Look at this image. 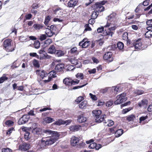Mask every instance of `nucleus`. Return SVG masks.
<instances>
[{
    "instance_id": "obj_36",
    "label": "nucleus",
    "mask_w": 152,
    "mask_h": 152,
    "mask_svg": "<svg viewBox=\"0 0 152 152\" xmlns=\"http://www.w3.org/2000/svg\"><path fill=\"white\" fill-rule=\"evenodd\" d=\"M135 118V116L134 115H131L128 116L126 118V119L129 121H132Z\"/></svg>"
},
{
    "instance_id": "obj_37",
    "label": "nucleus",
    "mask_w": 152,
    "mask_h": 152,
    "mask_svg": "<svg viewBox=\"0 0 152 152\" xmlns=\"http://www.w3.org/2000/svg\"><path fill=\"white\" fill-rule=\"evenodd\" d=\"M33 27L37 29H39L42 28L43 26L42 24H35L34 25Z\"/></svg>"
},
{
    "instance_id": "obj_64",
    "label": "nucleus",
    "mask_w": 152,
    "mask_h": 152,
    "mask_svg": "<svg viewBox=\"0 0 152 152\" xmlns=\"http://www.w3.org/2000/svg\"><path fill=\"white\" fill-rule=\"evenodd\" d=\"M32 15L30 14H28L25 16V18L26 20H29L31 18Z\"/></svg>"
},
{
    "instance_id": "obj_10",
    "label": "nucleus",
    "mask_w": 152,
    "mask_h": 152,
    "mask_svg": "<svg viewBox=\"0 0 152 152\" xmlns=\"http://www.w3.org/2000/svg\"><path fill=\"white\" fill-rule=\"evenodd\" d=\"M36 74L39 75L42 79H44L45 77H46L48 75L47 72L44 70H37L36 71Z\"/></svg>"
},
{
    "instance_id": "obj_29",
    "label": "nucleus",
    "mask_w": 152,
    "mask_h": 152,
    "mask_svg": "<svg viewBox=\"0 0 152 152\" xmlns=\"http://www.w3.org/2000/svg\"><path fill=\"white\" fill-rule=\"evenodd\" d=\"M64 54V52L60 50H56L55 53L56 55L58 57L63 56Z\"/></svg>"
},
{
    "instance_id": "obj_5",
    "label": "nucleus",
    "mask_w": 152,
    "mask_h": 152,
    "mask_svg": "<svg viewBox=\"0 0 152 152\" xmlns=\"http://www.w3.org/2000/svg\"><path fill=\"white\" fill-rule=\"evenodd\" d=\"M126 94L123 93L121 94L118 95L116 96L117 100L114 102L115 104H120L123 102L126 101L127 99L125 97Z\"/></svg>"
},
{
    "instance_id": "obj_19",
    "label": "nucleus",
    "mask_w": 152,
    "mask_h": 152,
    "mask_svg": "<svg viewBox=\"0 0 152 152\" xmlns=\"http://www.w3.org/2000/svg\"><path fill=\"white\" fill-rule=\"evenodd\" d=\"M78 2V0H70L68 2V6L69 7H74Z\"/></svg>"
},
{
    "instance_id": "obj_33",
    "label": "nucleus",
    "mask_w": 152,
    "mask_h": 152,
    "mask_svg": "<svg viewBox=\"0 0 152 152\" xmlns=\"http://www.w3.org/2000/svg\"><path fill=\"white\" fill-rule=\"evenodd\" d=\"M32 63L35 67H39V64L38 61L34 59L32 61Z\"/></svg>"
},
{
    "instance_id": "obj_59",
    "label": "nucleus",
    "mask_w": 152,
    "mask_h": 152,
    "mask_svg": "<svg viewBox=\"0 0 152 152\" xmlns=\"http://www.w3.org/2000/svg\"><path fill=\"white\" fill-rule=\"evenodd\" d=\"M2 152H12V151L11 149L9 148H4L2 149Z\"/></svg>"
},
{
    "instance_id": "obj_40",
    "label": "nucleus",
    "mask_w": 152,
    "mask_h": 152,
    "mask_svg": "<svg viewBox=\"0 0 152 152\" xmlns=\"http://www.w3.org/2000/svg\"><path fill=\"white\" fill-rule=\"evenodd\" d=\"M49 74L50 75V76L49 77H52V79L53 78H54L56 77V72L54 70L50 72Z\"/></svg>"
},
{
    "instance_id": "obj_1",
    "label": "nucleus",
    "mask_w": 152,
    "mask_h": 152,
    "mask_svg": "<svg viewBox=\"0 0 152 152\" xmlns=\"http://www.w3.org/2000/svg\"><path fill=\"white\" fill-rule=\"evenodd\" d=\"M116 14L115 12H113L110 14L107 18V21L106 24L104 26L106 31L104 35H107L112 37L114 33L113 32L116 28Z\"/></svg>"
},
{
    "instance_id": "obj_51",
    "label": "nucleus",
    "mask_w": 152,
    "mask_h": 152,
    "mask_svg": "<svg viewBox=\"0 0 152 152\" xmlns=\"http://www.w3.org/2000/svg\"><path fill=\"white\" fill-rule=\"evenodd\" d=\"M89 95L93 100L96 101L97 100V98L96 97L95 95H93L91 93H90Z\"/></svg>"
},
{
    "instance_id": "obj_13",
    "label": "nucleus",
    "mask_w": 152,
    "mask_h": 152,
    "mask_svg": "<svg viewBox=\"0 0 152 152\" xmlns=\"http://www.w3.org/2000/svg\"><path fill=\"white\" fill-rule=\"evenodd\" d=\"M64 67V65L63 64H58L55 66V70L57 72H62L63 71Z\"/></svg>"
},
{
    "instance_id": "obj_60",
    "label": "nucleus",
    "mask_w": 152,
    "mask_h": 152,
    "mask_svg": "<svg viewBox=\"0 0 152 152\" xmlns=\"http://www.w3.org/2000/svg\"><path fill=\"white\" fill-rule=\"evenodd\" d=\"M148 116L147 115L145 116H142L140 117V123H141V122L142 121H143L147 118Z\"/></svg>"
},
{
    "instance_id": "obj_62",
    "label": "nucleus",
    "mask_w": 152,
    "mask_h": 152,
    "mask_svg": "<svg viewBox=\"0 0 152 152\" xmlns=\"http://www.w3.org/2000/svg\"><path fill=\"white\" fill-rule=\"evenodd\" d=\"M72 121L71 120H68L65 121H64V124H65L66 125L70 124Z\"/></svg>"
},
{
    "instance_id": "obj_42",
    "label": "nucleus",
    "mask_w": 152,
    "mask_h": 152,
    "mask_svg": "<svg viewBox=\"0 0 152 152\" xmlns=\"http://www.w3.org/2000/svg\"><path fill=\"white\" fill-rule=\"evenodd\" d=\"M98 15L97 12L94 11L93 12L91 15V17L94 19H95Z\"/></svg>"
},
{
    "instance_id": "obj_28",
    "label": "nucleus",
    "mask_w": 152,
    "mask_h": 152,
    "mask_svg": "<svg viewBox=\"0 0 152 152\" xmlns=\"http://www.w3.org/2000/svg\"><path fill=\"white\" fill-rule=\"evenodd\" d=\"M103 123H104V124L105 126H110L113 125L114 124L113 121L111 120H108L107 124H107L106 122L104 121Z\"/></svg>"
},
{
    "instance_id": "obj_49",
    "label": "nucleus",
    "mask_w": 152,
    "mask_h": 152,
    "mask_svg": "<svg viewBox=\"0 0 152 152\" xmlns=\"http://www.w3.org/2000/svg\"><path fill=\"white\" fill-rule=\"evenodd\" d=\"M146 24L149 26L148 28L152 27V19L148 20L147 21Z\"/></svg>"
},
{
    "instance_id": "obj_45",
    "label": "nucleus",
    "mask_w": 152,
    "mask_h": 152,
    "mask_svg": "<svg viewBox=\"0 0 152 152\" xmlns=\"http://www.w3.org/2000/svg\"><path fill=\"white\" fill-rule=\"evenodd\" d=\"M50 56L48 55L47 53H46L44 56H41L40 57V59H46V58H50Z\"/></svg>"
},
{
    "instance_id": "obj_63",
    "label": "nucleus",
    "mask_w": 152,
    "mask_h": 152,
    "mask_svg": "<svg viewBox=\"0 0 152 152\" xmlns=\"http://www.w3.org/2000/svg\"><path fill=\"white\" fill-rule=\"evenodd\" d=\"M97 31L99 33L102 32L104 30V27H101L97 29Z\"/></svg>"
},
{
    "instance_id": "obj_44",
    "label": "nucleus",
    "mask_w": 152,
    "mask_h": 152,
    "mask_svg": "<svg viewBox=\"0 0 152 152\" xmlns=\"http://www.w3.org/2000/svg\"><path fill=\"white\" fill-rule=\"evenodd\" d=\"M37 124L35 123H32V126L29 127L30 129L32 130L34 129L37 127Z\"/></svg>"
},
{
    "instance_id": "obj_53",
    "label": "nucleus",
    "mask_w": 152,
    "mask_h": 152,
    "mask_svg": "<svg viewBox=\"0 0 152 152\" xmlns=\"http://www.w3.org/2000/svg\"><path fill=\"white\" fill-rule=\"evenodd\" d=\"M112 90L114 91V93H117L118 91L119 88L117 86H113L112 88Z\"/></svg>"
},
{
    "instance_id": "obj_38",
    "label": "nucleus",
    "mask_w": 152,
    "mask_h": 152,
    "mask_svg": "<svg viewBox=\"0 0 152 152\" xmlns=\"http://www.w3.org/2000/svg\"><path fill=\"white\" fill-rule=\"evenodd\" d=\"M76 76L78 79H83L84 78V75L83 73H77L76 75Z\"/></svg>"
},
{
    "instance_id": "obj_3",
    "label": "nucleus",
    "mask_w": 152,
    "mask_h": 152,
    "mask_svg": "<svg viewBox=\"0 0 152 152\" xmlns=\"http://www.w3.org/2000/svg\"><path fill=\"white\" fill-rule=\"evenodd\" d=\"M59 135L53 136L47 139L44 140L43 138L41 140V143L42 145H45V146L50 145L54 143L58 138Z\"/></svg>"
},
{
    "instance_id": "obj_27",
    "label": "nucleus",
    "mask_w": 152,
    "mask_h": 152,
    "mask_svg": "<svg viewBox=\"0 0 152 152\" xmlns=\"http://www.w3.org/2000/svg\"><path fill=\"white\" fill-rule=\"evenodd\" d=\"M134 93L136 95H140L143 94L144 93V91L142 90L136 89L134 90Z\"/></svg>"
},
{
    "instance_id": "obj_55",
    "label": "nucleus",
    "mask_w": 152,
    "mask_h": 152,
    "mask_svg": "<svg viewBox=\"0 0 152 152\" xmlns=\"http://www.w3.org/2000/svg\"><path fill=\"white\" fill-rule=\"evenodd\" d=\"M83 99V97L82 96H79L78 98L76 99L75 100L76 102L77 103H79Z\"/></svg>"
},
{
    "instance_id": "obj_16",
    "label": "nucleus",
    "mask_w": 152,
    "mask_h": 152,
    "mask_svg": "<svg viewBox=\"0 0 152 152\" xmlns=\"http://www.w3.org/2000/svg\"><path fill=\"white\" fill-rule=\"evenodd\" d=\"M96 10L97 12L98 13L99 12H102L104 10V7L101 5L100 4L96 3Z\"/></svg>"
},
{
    "instance_id": "obj_57",
    "label": "nucleus",
    "mask_w": 152,
    "mask_h": 152,
    "mask_svg": "<svg viewBox=\"0 0 152 152\" xmlns=\"http://www.w3.org/2000/svg\"><path fill=\"white\" fill-rule=\"evenodd\" d=\"M30 133L28 132H26L24 134V137L25 139L28 140L29 138V135Z\"/></svg>"
},
{
    "instance_id": "obj_6",
    "label": "nucleus",
    "mask_w": 152,
    "mask_h": 152,
    "mask_svg": "<svg viewBox=\"0 0 152 152\" xmlns=\"http://www.w3.org/2000/svg\"><path fill=\"white\" fill-rule=\"evenodd\" d=\"M44 135L47 136V137H51L53 136L56 135H59L58 133L57 132L53 131L50 129L45 130L43 131Z\"/></svg>"
},
{
    "instance_id": "obj_54",
    "label": "nucleus",
    "mask_w": 152,
    "mask_h": 152,
    "mask_svg": "<svg viewBox=\"0 0 152 152\" xmlns=\"http://www.w3.org/2000/svg\"><path fill=\"white\" fill-rule=\"evenodd\" d=\"M39 53L40 54V58L42 56H44L46 53V52L43 49H42L39 51Z\"/></svg>"
},
{
    "instance_id": "obj_20",
    "label": "nucleus",
    "mask_w": 152,
    "mask_h": 152,
    "mask_svg": "<svg viewBox=\"0 0 152 152\" xmlns=\"http://www.w3.org/2000/svg\"><path fill=\"white\" fill-rule=\"evenodd\" d=\"M63 83L66 85L69 86L72 85V84H74L72 83V80L69 78H65L63 80Z\"/></svg>"
},
{
    "instance_id": "obj_41",
    "label": "nucleus",
    "mask_w": 152,
    "mask_h": 152,
    "mask_svg": "<svg viewBox=\"0 0 152 152\" xmlns=\"http://www.w3.org/2000/svg\"><path fill=\"white\" fill-rule=\"evenodd\" d=\"M50 20V16L49 15L47 16V17L45 18V20L44 21L45 24L46 25H47Z\"/></svg>"
},
{
    "instance_id": "obj_61",
    "label": "nucleus",
    "mask_w": 152,
    "mask_h": 152,
    "mask_svg": "<svg viewBox=\"0 0 152 152\" xmlns=\"http://www.w3.org/2000/svg\"><path fill=\"white\" fill-rule=\"evenodd\" d=\"M96 69L95 68L91 69L88 71V72L90 74H94L96 72Z\"/></svg>"
},
{
    "instance_id": "obj_14",
    "label": "nucleus",
    "mask_w": 152,
    "mask_h": 152,
    "mask_svg": "<svg viewBox=\"0 0 152 152\" xmlns=\"http://www.w3.org/2000/svg\"><path fill=\"white\" fill-rule=\"evenodd\" d=\"M79 142V139L75 137H72L71 138V143L72 146H75L77 145V143Z\"/></svg>"
},
{
    "instance_id": "obj_48",
    "label": "nucleus",
    "mask_w": 152,
    "mask_h": 152,
    "mask_svg": "<svg viewBox=\"0 0 152 152\" xmlns=\"http://www.w3.org/2000/svg\"><path fill=\"white\" fill-rule=\"evenodd\" d=\"M96 146V144L94 142L90 144L88 146V148L90 149H94L95 148Z\"/></svg>"
},
{
    "instance_id": "obj_34",
    "label": "nucleus",
    "mask_w": 152,
    "mask_h": 152,
    "mask_svg": "<svg viewBox=\"0 0 152 152\" xmlns=\"http://www.w3.org/2000/svg\"><path fill=\"white\" fill-rule=\"evenodd\" d=\"M152 35V31H148L145 34V37L149 38L151 37Z\"/></svg>"
},
{
    "instance_id": "obj_30",
    "label": "nucleus",
    "mask_w": 152,
    "mask_h": 152,
    "mask_svg": "<svg viewBox=\"0 0 152 152\" xmlns=\"http://www.w3.org/2000/svg\"><path fill=\"white\" fill-rule=\"evenodd\" d=\"M6 75L4 74L1 77H0V83H2L8 80V78Z\"/></svg>"
},
{
    "instance_id": "obj_56",
    "label": "nucleus",
    "mask_w": 152,
    "mask_h": 152,
    "mask_svg": "<svg viewBox=\"0 0 152 152\" xmlns=\"http://www.w3.org/2000/svg\"><path fill=\"white\" fill-rule=\"evenodd\" d=\"M123 39L124 40H126L128 39V33L127 32L124 33L122 35Z\"/></svg>"
},
{
    "instance_id": "obj_24",
    "label": "nucleus",
    "mask_w": 152,
    "mask_h": 152,
    "mask_svg": "<svg viewBox=\"0 0 152 152\" xmlns=\"http://www.w3.org/2000/svg\"><path fill=\"white\" fill-rule=\"evenodd\" d=\"M44 121L46 123H50L54 121L55 120L53 118L47 117L44 119Z\"/></svg>"
},
{
    "instance_id": "obj_50",
    "label": "nucleus",
    "mask_w": 152,
    "mask_h": 152,
    "mask_svg": "<svg viewBox=\"0 0 152 152\" xmlns=\"http://www.w3.org/2000/svg\"><path fill=\"white\" fill-rule=\"evenodd\" d=\"M113 104V102L111 101H109L107 102L106 103V106L108 107H110Z\"/></svg>"
},
{
    "instance_id": "obj_7",
    "label": "nucleus",
    "mask_w": 152,
    "mask_h": 152,
    "mask_svg": "<svg viewBox=\"0 0 152 152\" xmlns=\"http://www.w3.org/2000/svg\"><path fill=\"white\" fill-rule=\"evenodd\" d=\"M90 44L89 41L87 40V39H84L79 43V45L82 48H86Z\"/></svg>"
},
{
    "instance_id": "obj_9",
    "label": "nucleus",
    "mask_w": 152,
    "mask_h": 152,
    "mask_svg": "<svg viewBox=\"0 0 152 152\" xmlns=\"http://www.w3.org/2000/svg\"><path fill=\"white\" fill-rule=\"evenodd\" d=\"M134 46L136 49H144L145 48L142 45V43L140 40H137L134 43Z\"/></svg>"
},
{
    "instance_id": "obj_23",
    "label": "nucleus",
    "mask_w": 152,
    "mask_h": 152,
    "mask_svg": "<svg viewBox=\"0 0 152 152\" xmlns=\"http://www.w3.org/2000/svg\"><path fill=\"white\" fill-rule=\"evenodd\" d=\"M45 34L48 37H51L55 34L49 28L46 29L45 31Z\"/></svg>"
},
{
    "instance_id": "obj_35",
    "label": "nucleus",
    "mask_w": 152,
    "mask_h": 152,
    "mask_svg": "<svg viewBox=\"0 0 152 152\" xmlns=\"http://www.w3.org/2000/svg\"><path fill=\"white\" fill-rule=\"evenodd\" d=\"M117 47L119 50H122L124 47V45L123 43L121 42H119L118 43Z\"/></svg>"
},
{
    "instance_id": "obj_15",
    "label": "nucleus",
    "mask_w": 152,
    "mask_h": 152,
    "mask_svg": "<svg viewBox=\"0 0 152 152\" xmlns=\"http://www.w3.org/2000/svg\"><path fill=\"white\" fill-rule=\"evenodd\" d=\"M112 54L111 52H109L106 53L104 55L103 58L104 60H108L110 59V61L113 60L112 56Z\"/></svg>"
},
{
    "instance_id": "obj_22",
    "label": "nucleus",
    "mask_w": 152,
    "mask_h": 152,
    "mask_svg": "<svg viewBox=\"0 0 152 152\" xmlns=\"http://www.w3.org/2000/svg\"><path fill=\"white\" fill-rule=\"evenodd\" d=\"M70 53L74 55H77L79 53V51L77 50V48L76 47H73L72 48L70 51Z\"/></svg>"
},
{
    "instance_id": "obj_4",
    "label": "nucleus",
    "mask_w": 152,
    "mask_h": 152,
    "mask_svg": "<svg viewBox=\"0 0 152 152\" xmlns=\"http://www.w3.org/2000/svg\"><path fill=\"white\" fill-rule=\"evenodd\" d=\"M11 40L7 39L4 42V47L7 51H12L14 50V48L11 45Z\"/></svg>"
},
{
    "instance_id": "obj_25",
    "label": "nucleus",
    "mask_w": 152,
    "mask_h": 152,
    "mask_svg": "<svg viewBox=\"0 0 152 152\" xmlns=\"http://www.w3.org/2000/svg\"><path fill=\"white\" fill-rule=\"evenodd\" d=\"M148 104V101L147 99H143L139 102L138 104V105L140 107L146 105Z\"/></svg>"
},
{
    "instance_id": "obj_39",
    "label": "nucleus",
    "mask_w": 152,
    "mask_h": 152,
    "mask_svg": "<svg viewBox=\"0 0 152 152\" xmlns=\"http://www.w3.org/2000/svg\"><path fill=\"white\" fill-rule=\"evenodd\" d=\"M41 129L37 127V128L34 129L32 130V132L34 134H38L39 133V132L40 131Z\"/></svg>"
},
{
    "instance_id": "obj_21",
    "label": "nucleus",
    "mask_w": 152,
    "mask_h": 152,
    "mask_svg": "<svg viewBox=\"0 0 152 152\" xmlns=\"http://www.w3.org/2000/svg\"><path fill=\"white\" fill-rule=\"evenodd\" d=\"M56 51L55 47L54 45H51L48 50V53L51 54L55 53Z\"/></svg>"
},
{
    "instance_id": "obj_32",
    "label": "nucleus",
    "mask_w": 152,
    "mask_h": 152,
    "mask_svg": "<svg viewBox=\"0 0 152 152\" xmlns=\"http://www.w3.org/2000/svg\"><path fill=\"white\" fill-rule=\"evenodd\" d=\"M64 121L61 119H59L58 121L55 122L53 124L55 125L60 126L61 125L64 124Z\"/></svg>"
},
{
    "instance_id": "obj_17",
    "label": "nucleus",
    "mask_w": 152,
    "mask_h": 152,
    "mask_svg": "<svg viewBox=\"0 0 152 152\" xmlns=\"http://www.w3.org/2000/svg\"><path fill=\"white\" fill-rule=\"evenodd\" d=\"M70 62L73 64L75 66H77V67H80L81 65L80 62L78 61V60L75 58H72L70 60Z\"/></svg>"
},
{
    "instance_id": "obj_12",
    "label": "nucleus",
    "mask_w": 152,
    "mask_h": 152,
    "mask_svg": "<svg viewBox=\"0 0 152 152\" xmlns=\"http://www.w3.org/2000/svg\"><path fill=\"white\" fill-rule=\"evenodd\" d=\"M81 126L78 125H73L69 127L70 131L72 132L77 131L80 129Z\"/></svg>"
},
{
    "instance_id": "obj_52",
    "label": "nucleus",
    "mask_w": 152,
    "mask_h": 152,
    "mask_svg": "<svg viewBox=\"0 0 152 152\" xmlns=\"http://www.w3.org/2000/svg\"><path fill=\"white\" fill-rule=\"evenodd\" d=\"M132 108L131 107H129L127 108H126L124 109H123L122 111V113L123 114H125L131 110Z\"/></svg>"
},
{
    "instance_id": "obj_2",
    "label": "nucleus",
    "mask_w": 152,
    "mask_h": 152,
    "mask_svg": "<svg viewBox=\"0 0 152 152\" xmlns=\"http://www.w3.org/2000/svg\"><path fill=\"white\" fill-rule=\"evenodd\" d=\"M93 115L94 116L96 122L100 123L103 121L104 119L106 118V116L105 115L101 116L102 111L100 110H95L92 111Z\"/></svg>"
},
{
    "instance_id": "obj_46",
    "label": "nucleus",
    "mask_w": 152,
    "mask_h": 152,
    "mask_svg": "<svg viewBox=\"0 0 152 152\" xmlns=\"http://www.w3.org/2000/svg\"><path fill=\"white\" fill-rule=\"evenodd\" d=\"M85 28V29L84 31H91V27L89 26V24H86L84 26Z\"/></svg>"
},
{
    "instance_id": "obj_11",
    "label": "nucleus",
    "mask_w": 152,
    "mask_h": 152,
    "mask_svg": "<svg viewBox=\"0 0 152 152\" xmlns=\"http://www.w3.org/2000/svg\"><path fill=\"white\" fill-rule=\"evenodd\" d=\"M30 145L28 143H23L19 146V149L21 151H26L31 148Z\"/></svg>"
},
{
    "instance_id": "obj_26",
    "label": "nucleus",
    "mask_w": 152,
    "mask_h": 152,
    "mask_svg": "<svg viewBox=\"0 0 152 152\" xmlns=\"http://www.w3.org/2000/svg\"><path fill=\"white\" fill-rule=\"evenodd\" d=\"M123 130L120 129L117 130L115 133L116 137H118L121 136L123 133Z\"/></svg>"
},
{
    "instance_id": "obj_8",
    "label": "nucleus",
    "mask_w": 152,
    "mask_h": 152,
    "mask_svg": "<svg viewBox=\"0 0 152 152\" xmlns=\"http://www.w3.org/2000/svg\"><path fill=\"white\" fill-rule=\"evenodd\" d=\"M29 119L28 116L26 115H23L19 119L18 124L19 125L24 124L28 122Z\"/></svg>"
},
{
    "instance_id": "obj_58",
    "label": "nucleus",
    "mask_w": 152,
    "mask_h": 152,
    "mask_svg": "<svg viewBox=\"0 0 152 152\" xmlns=\"http://www.w3.org/2000/svg\"><path fill=\"white\" fill-rule=\"evenodd\" d=\"M87 84H88V83H86V84L83 85H82V86H77L74 87H73L72 89H71V90H72V89L75 90L76 89H78V88H81L85 86H86V85Z\"/></svg>"
},
{
    "instance_id": "obj_31",
    "label": "nucleus",
    "mask_w": 152,
    "mask_h": 152,
    "mask_svg": "<svg viewBox=\"0 0 152 152\" xmlns=\"http://www.w3.org/2000/svg\"><path fill=\"white\" fill-rule=\"evenodd\" d=\"M87 102L86 101H84L80 104L79 105V107L81 108H83L87 106Z\"/></svg>"
},
{
    "instance_id": "obj_47",
    "label": "nucleus",
    "mask_w": 152,
    "mask_h": 152,
    "mask_svg": "<svg viewBox=\"0 0 152 152\" xmlns=\"http://www.w3.org/2000/svg\"><path fill=\"white\" fill-rule=\"evenodd\" d=\"M34 46L35 48L38 49L40 46V43L39 41H36L34 43Z\"/></svg>"
},
{
    "instance_id": "obj_18",
    "label": "nucleus",
    "mask_w": 152,
    "mask_h": 152,
    "mask_svg": "<svg viewBox=\"0 0 152 152\" xmlns=\"http://www.w3.org/2000/svg\"><path fill=\"white\" fill-rule=\"evenodd\" d=\"M77 120L79 122L82 123L86 121L87 120V118L84 116V114H81L78 116Z\"/></svg>"
},
{
    "instance_id": "obj_43",
    "label": "nucleus",
    "mask_w": 152,
    "mask_h": 152,
    "mask_svg": "<svg viewBox=\"0 0 152 152\" xmlns=\"http://www.w3.org/2000/svg\"><path fill=\"white\" fill-rule=\"evenodd\" d=\"M13 124V122L11 120H8L5 123V124L9 126H12Z\"/></svg>"
}]
</instances>
